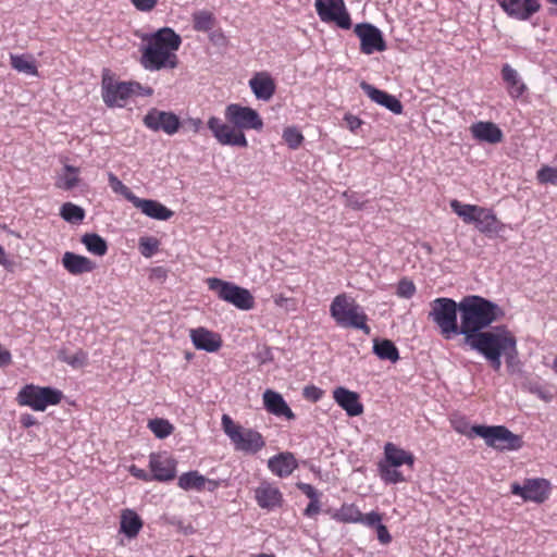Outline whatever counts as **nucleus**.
Here are the masks:
<instances>
[{
  "label": "nucleus",
  "instance_id": "4c0bfd02",
  "mask_svg": "<svg viewBox=\"0 0 557 557\" xmlns=\"http://www.w3.org/2000/svg\"><path fill=\"white\" fill-rule=\"evenodd\" d=\"M82 243L85 245L86 249L95 255L102 257L108 251L107 242L95 233H87L82 237Z\"/></svg>",
  "mask_w": 557,
  "mask_h": 557
},
{
  "label": "nucleus",
  "instance_id": "4d7b16f0",
  "mask_svg": "<svg viewBox=\"0 0 557 557\" xmlns=\"http://www.w3.org/2000/svg\"><path fill=\"white\" fill-rule=\"evenodd\" d=\"M304 395L308 399L318 401L322 397L323 392L317 386H307L304 389Z\"/></svg>",
  "mask_w": 557,
  "mask_h": 557
},
{
  "label": "nucleus",
  "instance_id": "3c124183",
  "mask_svg": "<svg viewBox=\"0 0 557 557\" xmlns=\"http://www.w3.org/2000/svg\"><path fill=\"white\" fill-rule=\"evenodd\" d=\"M382 522V516L376 511H371L363 515L360 511V520L357 523H361L368 528H376Z\"/></svg>",
  "mask_w": 557,
  "mask_h": 557
},
{
  "label": "nucleus",
  "instance_id": "de8ad7c7",
  "mask_svg": "<svg viewBox=\"0 0 557 557\" xmlns=\"http://www.w3.org/2000/svg\"><path fill=\"white\" fill-rule=\"evenodd\" d=\"M59 358L76 369L83 368L87 363V355L83 350H77L73 355L62 352Z\"/></svg>",
  "mask_w": 557,
  "mask_h": 557
},
{
  "label": "nucleus",
  "instance_id": "c03bdc74",
  "mask_svg": "<svg viewBox=\"0 0 557 557\" xmlns=\"http://www.w3.org/2000/svg\"><path fill=\"white\" fill-rule=\"evenodd\" d=\"M284 141L290 149H297L304 141V136L295 126H288L283 131L282 135Z\"/></svg>",
  "mask_w": 557,
  "mask_h": 557
},
{
  "label": "nucleus",
  "instance_id": "603ef678",
  "mask_svg": "<svg viewBox=\"0 0 557 557\" xmlns=\"http://www.w3.org/2000/svg\"><path fill=\"white\" fill-rule=\"evenodd\" d=\"M528 389L530 393L536 395L539 398L545 401H549L552 399V394L536 383H530Z\"/></svg>",
  "mask_w": 557,
  "mask_h": 557
},
{
  "label": "nucleus",
  "instance_id": "39448f33",
  "mask_svg": "<svg viewBox=\"0 0 557 557\" xmlns=\"http://www.w3.org/2000/svg\"><path fill=\"white\" fill-rule=\"evenodd\" d=\"M458 312L459 304L451 298L440 297L430 302L429 319L436 324L445 339L459 335Z\"/></svg>",
  "mask_w": 557,
  "mask_h": 557
},
{
  "label": "nucleus",
  "instance_id": "49530a36",
  "mask_svg": "<svg viewBox=\"0 0 557 557\" xmlns=\"http://www.w3.org/2000/svg\"><path fill=\"white\" fill-rule=\"evenodd\" d=\"M138 245L140 253L146 258H150L157 252L159 240L152 236H144L139 238Z\"/></svg>",
  "mask_w": 557,
  "mask_h": 557
},
{
  "label": "nucleus",
  "instance_id": "412c9836",
  "mask_svg": "<svg viewBox=\"0 0 557 557\" xmlns=\"http://www.w3.org/2000/svg\"><path fill=\"white\" fill-rule=\"evenodd\" d=\"M502 79L505 84L508 96L511 99L521 98L528 90L525 83L523 82L519 72L513 69L510 64L505 63L502 66Z\"/></svg>",
  "mask_w": 557,
  "mask_h": 557
},
{
  "label": "nucleus",
  "instance_id": "a878e982",
  "mask_svg": "<svg viewBox=\"0 0 557 557\" xmlns=\"http://www.w3.org/2000/svg\"><path fill=\"white\" fill-rule=\"evenodd\" d=\"M474 139L488 144H497L503 140L502 129L493 122H475L470 126Z\"/></svg>",
  "mask_w": 557,
  "mask_h": 557
},
{
  "label": "nucleus",
  "instance_id": "f03ea898",
  "mask_svg": "<svg viewBox=\"0 0 557 557\" xmlns=\"http://www.w3.org/2000/svg\"><path fill=\"white\" fill-rule=\"evenodd\" d=\"M140 64L145 70L154 72L175 69L178 63L176 51L182 38L170 27H163L145 38Z\"/></svg>",
  "mask_w": 557,
  "mask_h": 557
},
{
  "label": "nucleus",
  "instance_id": "5fc2aeb1",
  "mask_svg": "<svg viewBox=\"0 0 557 557\" xmlns=\"http://www.w3.org/2000/svg\"><path fill=\"white\" fill-rule=\"evenodd\" d=\"M131 1H132L133 5L141 12L151 11L158 2V0H131Z\"/></svg>",
  "mask_w": 557,
  "mask_h": 557
},
{
  "label": "nucleus",
  "instance_id": "7ed1b4c3",
  "mask_svg": "<svg viewBox=\"0 0 557 557\" xmlns=\"http://www.w3.org/2000/svg\"><path fill=\"white\" fill-rule=\"evenodd\" d=\"M459 334L465 344L485 331L492 323L504 315L498 305L480 296H467L459 302Z\"/></svg>",
  "mask_w": 557,
  "mask_h": 557
},
{
  "label": "nucleus",
  "instance_id": "2f4dec72",
  "mask_svg": "<svg viewBox=\"0 0 557 557\" xmlns=\"http://www.w3.org/2000/svg\"><path fill=\"white\" fill-rule=\"evenodd\" d=\"M383 461H385L394 467H401V466L406 465L409 468H413L414 456L411 453L396 446L393 443H386L384 446V460Z\"/></svg>",
  "mask_w": 557,
  "mask_h": 557
},
{
  "label": "nucleus",
  "instance_id": "a19ab883",
  "mask_svg": "<svg viewBox=\"0 0 557 557\" xmlns=\"http://www.w3.org/2000/svg\"><path fill=\"white\" fill-rule=\"evenodd\" d=\"M397 468L398 467H394L385 461H381L379 463V472L381 479L388 484H397L404 482L406 479Z\"/></svg>",
  "mask_w": 557,
  "mask_h": 557
},
{
  "label": "nucleus",
  "instance_id": "9b49d317",
  "mask_svg": "<svg viewBox=\"0 0 557 557\" xmlns=\"http://www.w3.org/2000/svg\"><path fill=\"white\" fill-rule=\"evenodd\" d=\"M139 83L135 82H115L111 78L102 79V99L109 107H124L127 99L138 92Z\"/></svg>",
  "mask_w": 557,
  "mask_h": 557
},
{
  "label": "nucleus",
  "instance_id": "ea45409f",
  "mask_svg": "<svg viewBox=\"0 0 557 557\" xmlns=\"http://www.w3.org/2000/svg\"><path fill=\"white\" fill-rule=\"evenodd\" d=\"M214 15L206 10L196 11L193 14V26L197 32H209L214 27Z\"/></svg>",
  "mask_w": 557,
  "mask_h": 557
},
{
  "label": "nucleus",
  "instance_id": "864d4df0",
  "mask_svg": "<svg viewBox=\"0 0 557 557\" xmlns=\"http://www.w3.org/2000/svg\"><path fill=\"white\" fill-rule=\"evenodd\" d=\"M298 488L311 500H318L320 497V493L308 483H298Z\"/></svg>",
  "mask_w": 557,
  "mask_h": 557
},
{
  "label": "nucleus",
  "instance_id": "79ce46f5",
  "mask_svg": "<svg viewBox=\"0 0 557 557\" xmlns=\"http://www.w3.org/2000/svg\"><path fill=\"white\" fill-rule=\"evenodd\" d=\"M60 215L69 223H79L85 218V210L72 202H65L60 209Z\"/></svg>",
  "mask_w": 557,
  "mask_h": 557
},
{
  "label": "nucleus",
  "instance_id": "69168bd1",
  "mask_svg": "<svg viewBox=\"0 0 557 557\" xmlns=\"http://www.w3.org/2000/svg\"><path fill=\"white\" fill-rule=\"evenodd\" d=\"M152 92H153V90L150 87H144L140 85L138 92H135V95L151 96Z\"/></svg>",
  "mask_w": 557,
  "mask_h": 557
},
{
  "label": "nucleus",
  "instance_id": "6e6552de",
  "mask_svg": "<svg viewBox=\"0 0 557 557\" xmlns=\"http://www.w3.org/2000/svg\"><path fill=\"white\" fill-rule=\"evenodd\" d=\"M63 393L53 387H41L34 384L25 385L17 394L21 406H27L35 411H45L48 406L60 404Z\"/></svg>",
  "mask_w": 557,
  "mask_h": 557
},
{
  "label": "nucleus",
  "instance_id": "680f3d73",
  "mask_svg": "<svg viewBox=\"0 0 557 557\" xmlns=\"http://www.w3.org/2000/svg\"><path fill=\"white\" fill-rule=\"evenodd\" d=\"M129 471H131V473L135 478H138L140 480H144V481H151L152 480V476H150L145 470L139 469V468H137L135 466H132Z\"/></svg>",
  "mask_w": 557,
  "mask_h": 557
},
{
  "label": "nucleus",
  "instance_id": "bb28decb",
  "mask_svg": "<svg viewBox=\"0 0 557 557\" xmlns=\"http://www.w3.org/2000/svg\"><path fill=\"white\" fill-rule=\"evenodd\" d=\"M264 408L272 414L277 417H285L288 420L295 419L294 412L284 400L283 396L272 389H267L263 393Z\"/></svg>",
  "mask_w": 557,
  "mask_h": 557
},
{
  "label": "nucleus",
  "instance_id": "f3484780",
  "mask_svg": "<svg viewBox=\"0 0 557 557\" xmlns=\"http://www.w3.org/2000/svg\"><path fill=\"white\" fill-rule=\"evenodd\" d=\"M499 7L511 18L528 21L541 10L540 0H497Z\"/></svg>",
  "mask_w": 557,
  "mask_h": 557
},
{
  "label": "nucleus",
  "instance_id": "13d9d810",
  "mask_svg": "<svg viewBox=\"0 0 557 557\" xmlns=\"http://www.w3.org/2000/svg\"><path fill=\"white\" fill-rule=\"evenodd\" d=\"M344 120L351 132H356L362 124L361 120L352 114H346Z\"/></svg>",
  "mask_w": 557,
  "mask_h": 557
},
{
  "label": "nucleus",
  "instance_id": "4be33fe9",
  "mask_svg": "<svg viewBox=\"0 0 557 557\" xmlns=\"http://www.w3.org/2000/svg\"><path fill=\"white\" fill-rule=\"evenodd\" d=\"M360 87L364 94L375 103L388 109L395 114H400L403 112V104L395 96L389 95L384 90L377 89L366 82H362Z\"/></svg>",
  "mask_w": 557,
  "mask_h": 557
},
{
  "label": "nucleus",
  "instance_id": "052dcab7",
  "mask_svg": "<svg viewBox=\"0 0 557 557\" xmlns=\"http://www.w3.org/2000/svg\"><path fill=\"white\" fill-rule=\"evenodd\" d=\"M320 511V502L318 500H311L307 508L305 509V515L308 517H313Z\"/></svg>",
  "mask_w": 557,
  "mask_h": 557
},
{
  "label": "nucleus",
  "instance_id": "c85d7f7f",
  "mask_svg": "<svg viewBox=\"0 0 557 557\" xmlns=\"http://www.w3.org/2000/svg\"><path fill=\"white\" fill-rule=\"evenodd\" d=\"M258 505L268 510H272L282 503V494L280 490L269 483H262L255 491Z\"/></svg>",
  "mask_w": 557,
  "mask_h": 557
},
{
  "label": "nucleus",
  "instance_id": "774afa93",
  "mask_svg": "<svg viewBox=\"0 0 557 557\" xmlns=\"http://www.w3.org/2000/svg\"><path fill=\"white\" fill-rule=\"evenodd\" d=\"M224 36L222 33H214L211 36V40H213L215 44H219L220 41H224Z\"/></svg>",
  "mask_w": 557,
  "mask_h": 557
},
{
  "label": "nucleus",
  "instance_id": "58836bf2",
  "mask_svg": "<svg viewBox=\"0 0 557 557\" xmlns=\"http://www.w3.org/2000/svg\"><path fill=\"white\" fill-rule=\"evenodd\" d=\"M450 208L465 223L470 224L475 220L480 206L461 203L455 199L450 201Z\"/></svg>",
  "mask_w": 557,
  "mask_h": 557
},
{
  "label": "nucleus",
  "instance_id": "c756f323",
  "mask_svg": "<svg viewBox=\"0 0 557 557\" xmlns=\"http://www.w3.org/2000/svg\"><path fill=\"white\" fill-rule=\"evenodd\" d=\"M133 205L145 215L154 220L166 221L173 215V212L170 209L157 200L141 199L137 197L135 198V202H133Z\"/></svg>",
  "mask_w": 557,
  "mask_h": 557
},
{
  "label": "nucleus",
  "instance_id": "2eb2a0df",
  "mask_svg": "<svg viewBox=\"0 0 557 557\" xmlns=\"http://www.w3.org/2000/svg\"><path fill=\"white\" fill-rule=\"evenodd\" d=\"M145 126L153 132L162 131L169 136L176 134L181 126L180 117L171 111L150 109L143 120Z\"/></svg>",
  "mask_w": 557,
  "mask_h": 557
},
{
  "label": "nucleus",
  "instance_id": "5701e85b",
  "mask_svg": "<svg viewBox=\"0 0 557 557\" xmlns=\"http://www.w3.org/2000/svg\"><path fill=\"white\" fill-rule=\"evenodd\" d=\"M190 339L197 349L208 352H214L222 346L220 335L205 327L190 330Z\"/></svg>",
  "mask_w": 557,
  "mask_h": 557
},
{
  "label": "nucleus",
  "instance_id": "f8f14e48",
  "mask_svg": "<svg viewBox=\"0 0 557 557\" xmlns=\"http://www.w3.org/2000/svg\"><path fill=\"white\" fill-rule=\"evenodd\" d=\"M207 126L219 144L242 148L248 147L246 135L244 132L237 131L233 124L230 125L220 117L211 116L207 122Z\"/></svg>",
  "mask_w": 557,
  "mask_h": 557
},
{
  "label": "nucleus",
  "instance_id": "20e7f679",
  "mask_svg": "<svg viewBox=\"0 0 557 557\" xmlns=\"http://www.w3.org/2000/svg\"><path fill=\"white\" fill-rule=\"evenodd\" d=\"M330 314L341 327L361 330L367 335L371 332L363 308L345 293L337 295L332 300Z\"/></svg>",
  "mask_w": 557,
  "mask_h": 557
},
{
  "label": "nucleus",
  "instance_id": "ddd939ff",
  "mask_svg": "<svg viewBox=\"0 0 557 557\" xmlns=\"http://www.w3.org/2000/svg\"><path fill=\"white\" fill-rule=\"evenodd\" d=\"M314 5L321 21L335 23L343 29L351 27V20L343 0H315Z\"/></svg>",
  "mask_w": 557,
  "mask_h": 557
},
{
  "label": "nucleus",
  "instance_id": "0eeeda50",
  "mask_svg": "<svg viewBox=\"0 0 557 557\" xmlns=\"http://www.w3.org/2000/svg\"><path fill=\"white\" fill-rule=\"evenodd\" d=\"M207 284L209 289L214 292L221 300L232 304L239 310H250L255 306L253 296L244 287L218 277H209Z\"/></svg>",
  "mask_w": 557,
  "mask_h": 557
},
{
  "label": "nucleus",
  "instance_id": "7c9ffc66",
  "mask_svg": "<svg viewBox=\"0 0 557 557\" xmlns=\"http://www.w3.org/2000/svg\"><path fill=\"white\" fill-rule=\"evenodd\" d=\"M64 269L73 274L79 275L91 272L96 268V263L87 257L66 251L62 258Z\"/></svg>",
  "mask_w": 557,
  "mask_h": 557
},
{
  "label": "nucleus",
  "instance_id": "b1692460",
  "mask_svg": "<svg viewBox=\"0 0 557 557\" xmlns=\"http://www.w3.org/2000/svg\"><path fill=\"white\" fill-rule=\"evenodd\" d=\"M177 485L184 491H209L213 492L218 487V483L207 479L198 471H188L180 475Z\"/></svg>",
  "mask_w": 557,
  "mask_h": 557
},
{
  "label": "nucleus",
  "instance_id": "e433bc0d",
  "mask_svg": "<svg viewBox=\"0 0 557 557\" xmlns=\"http://www.w3.org/2000/svg\"><path fill=\"white\" fill-rule=\"evenodd\" d=\"M331 518L342 523H357L360 520V510L355 504H344L331 512Z\"/></svg>",
  "mask_w": 557,
  "mask_h": 557
},
{
  "label": "nucleus",
  "instance_id": "f257e3e1",
  "mask_svg": "<svg viewBox=\"0 0 557 557\" xmlns=\"http://www.w3.org/2000/svg\"><path fill=\"white\" fill-rule=\"evenodd\" d=\"M466 345L482 355L495 371L502 367V357L507 363H511L518 356L517 339L503 325L485 330L467 342Z\"/></svg>",
  "mask_w": 557,
  "mask_h": 557
},
{
  "label": "nucleus",
  "instance_id": "37998d69",
  "mask_svg": "<svg viewBox=\"0 0 557 557\" xmlns=\"http://www.w3.org/2000/svg\"><path fill=\"white\" fill-rule=\"evenodd\" d=\"M148 426L158 438H165L173 431L172 424L164 419L150 420Z\"/></svg>",
  "mask_w": 557,
  "mask_h": 557
},
{
  "label": "nucleus",
  "instance_id": "393cba45",
  "mask_svg": "<svg viewBox=\"0 0 557 557\" xmlns=\"http://www.w3.org/2000/svg\"><path fill=\"white\" fill-rule=\"evenodd\" d=\"M249 87L258 100L269 101L275 92V83L267 72H259L249 79Z\"/></svg>",
  "mask_w": 557,
  "mask_h": 557
},
{
  "label": "nucleus",
  "instance_id": "423d86ee",
  "mask_svg": "<svg viewBox=\"0 0 557 557\" xmlns=\"http://www.w3.org/2000/svg\"><path fill=\"white\" fill-rule=\"evenodd\" d=\"M221 422L236 450L256 454L264 447V438L258 431L236 424L227 414L222 416Z\"/></svg>",
  "mask_w": 557,
  "mask_h": 557
},
{
  "label": "nucleus",
  "instance_id": "9d476101",
  "mask_svg": "<svg viewBox=\"0 0 557 557\" xmlns=\"http://www.w3.org/2000/svg\"><path fill=\"white\" fill-rule=\"evenodd\" d=\"M224 115L226 121L233 124L237 131L244 132L253 129L260 132L263 128V120L260 114L250 107L231 103L225 108Z\"/></svg>",
  "mask_w": 557,
  "mask_h": 557
},
{
  "label": "nucleus",
  "instance_id": "6e6d98bb",
  "mask_svg": "<svg viewBox=\"0 0 557 557\" xmlns=\"http://www.w3.org/2000/svg\"><path fill=\"white\" fill-rule=\"evenodd\" d=\"M377 540L382 544H388L392 541V536L387 528L381 522L376 528Z\"/></svg>",
  "mask_w": 557,
  "mask_h": 557
},
{
  "label": "nucleus",
  "instance_id": "338daca9",
  "mask_svg": "<svg viewBox=\"0 0 557 557\" xmlns=\"http://www.w3.org/2000/svg\"><path fill=\"white\" fill-rule=\"evenodd\" d=\"M22 423L24 426H30L35 423V419L30 414H26L22 418Z\"/></svg>",
  "mask_w": 557,
  "mask_h": 557
},
{
  "label": "nucleus",
  "instance_id": "c9c22d12",
  "mask_svg": "<svg viewBox=\"0 0 557 557\" xmlns=\"http://www.w3.org/2000/svg\"><path fill=\"white\" fill-rule=\"evenodd\" d=\"M373 351L380 359L383 360L395 362L399 359L398 349L389 339H374Z\"/></svg>",
  "mask_w": 557,
  "mask_h": 557
},
{
  "label": "nucleus",
  "instance_id": "0e129e2a",
  "mask_svg": "<svg viewBox=\"0 0 557 557\" xmlns=\"http://www.w3.org/2000/svg\"><path fill=\"white\" fill-rule=\"evenodd\" d=\"M188 125L194 132L198 133L202 127V121L200 119H189Z\"/></svg>",
  "mask_w": 557,
  "mask_h": 557
},
{
  "label": "nucleus",
  "instance_id": "6ab92c4d",
  "mask_svg": "<svg viewBox=\"0 0 557 557\" xmlns=\"http://www.w3.org/2000/svg\"><path fill=\"white\" fill-rule=\"evenodd\" d=\"M473 224L480 233L488 237L498 235L505 230V224L497 219L495 213L491 209L483 207H480L475 214Z\"/></svg>",
  "mask_w": 557,
  "mask_h": 557
},
{
  "label": "nucleus",
  "instance_id": "cd10ccee",
  "mask_svg": "<svg viewBox=\"0 0 557 557\" xmlns=\"http://www.w3.org/2000/svg\"><path fill=\"white\" fill-rule=\"evenodd\" d=\"M297 466V460L292 453H281L268 460L270 471L280 478L290 475Z\"/></svg>",
  "mask_w": 557,
  "mask_h": 557
},
{
  "label": "nucleus",
  "instance_id": "a18cd8bd",
  "mask_svg": "<svg viewBox=\"0 0 557 557\" xmlns=\"http://www.w3.org/2000/svg\"><path fill=\"white\" fill-rule=\"evenodd\" d=\"M109 184L114 193L121 194L132 203L135 202L137 196L112 173H109Z\"/></svg>",
  "mask_w": 557,
  "mask_h": 557
},
{
  "label": "nucleus",
  "instance_id": "72a5a7b5",
  "mask_svg": "<svg viewBox=\"0 0 557 557\" xmlns=\"http://www.w3.org/2000/svg\"><path fill=\"white\" fill-rule=\"evenodd\" d=\"M11 66L18 73L29 76H38L36 61L30 54H10Z\"/></svg>",
  "mask_w": 557,
  "mask_h": 557
},
{
  "label": "nucleus",
  "instance_id": "1a4fd4ad",
  "mask_svg": "<svg viewBox=\"0 0 557 557\" xmlns=\"http://www.w3.org/2000/svg\"><path fill=\"white\" fill-rule=\"evenodd\" d=\"M471 431L482 437L486 445L499 450H517L522 446V440L503 425H473Z\"/></svg>",
  "mask_w": 557,
  "mask_h": 557
},
{
  "label": "nucleus",
  "instance_id": "e2e57ef3",
  "mask_svg": "<svg viewBox=\"0 0 557 557\" xmlns=\"http://www.w3.org/2000/svg\"><path fill=\"white\" fill-rule=\"evenodd\" d=\"M12 361L11 352L0 345V367L10 364Z\"/></svg>",
  "mask_w": 557,
  "mask_h": 557
},
{
  "label": "nucleus",
  "instance_id": "bf43d9fd",
  "mask_svg": "<svg viewBox=\"0 0 557 557\" xmlns=\"http://www.w3.org/2000/svg\"><path fill=\"white\" fill-rule=\"evenodd\" d=\"M0 264L7 269L12 270L14 267L13 260L8 256L3 247L0 245Z\"/></svg>",
  "mask_w": 557,
  "mask_h": 557
},
{
  "label": "nucleus",
  "instance_id": "8fccbe9b",
  "mask_svg": "<svg viewBox=\"0 0 557 557\" xmlns=\"http://www.w3.org/2000/svg\"><path fill=\"white\" fill-rule=\"evenodd\" d=\"M414 293L416 286L412 281L407 278L399 281L396 292L397 296L409 299L414 295Z\"/></svg>",
  "mask_w": 557,
  "mask_h": 557
},
{
  "label": "nucleus",
  "instance_id": "aec40b11",
  "mask_svg": "<svg viewBox=\"0 0 557 557\" xmlns=\"http://www.w3.org/2000/svg\"><path fill=\"white\" fill-rule=\"evenodd\" d=\"M333 398L349 417H357L363 412V406L356 392L339 386L333 391Z\"/></svg>",
  "mask_w": 557,
  "mask_h": 557
},
{
  "label": "nucleus",
  "instance_id": "f704fd0d",
  "mask_svg": "<svg viewBox=\"0 0 557 557\" xmlns=\"http://www.w3.org/2000/svg\"><path fill=\"white\" fill-rule=\"evenodd\" d=\"M79 169L72 166V165H65L61 173L58 174L55 180V186L58 188L64 189V190H71L74 187L77 186L79 178Z\"/></svg>",
  "mask_w": 557,
  "mask_h": 557
},
{
  "label": "nucleus",
  "instance_id": "473e14b6",
  "mask_svg": "<svg viewBox=\"0 0 557 557\" xmlns=\"http://www.w3.org/2000/svg\"><path fill=\"white\" fill-rule=\"evenodd\" d=\"M143 528V521L140 517L131 509H125L121 516L120 530L127 537L133 539L137 536L140 529Z\"/></svg>",
  "mask_w": 557,
  "mask_h": 557
},
{
  "label": "nucleus",
  "instance_id": "4468645a",
  "mask_svg": "<svg viewBox=\"0 0 557 557\" xmlns=\"http://www.w3.org/2000/svg\"><path fill=\"white\" fill-rule=\"evenodd\" d=\"M511 493L524 502L541 504L549 497L550 483L545 479H527L523 484L512 483Z\"/></svg>",
  "mask_w": 557,
  "mask_h": 557
},
{
  "label": "nucleus",
  "instance_id": "dca6fc26",
  "mask_svg": "<svg viewBox=\"0 0 557 557\" xmlns=\"http://www.w3.org/2000/svg\"><path fill=\"white\" fill-rule=\"evenodd\" d=\"M355 34L360 39V50L364 54L382 52L386 50V44L382 32L372 24L361 23L355 26Z\"/></svg>",
  "mask_w": 557,
  "mask_h": 557
},
{
  "label": "nucleus",
  "instance_id": "09e8293b",
  "mask_svg": "<svg viewBox=\"0 0 557 557\" xmlns=\"http://www.w3.org/2000/svg\"><path fill=\"white\" fill-rule=\"evenodd\" d=\"M536 178L541 184L557 185V168L542 166L536 173Z\"/></svg>",
  "mask_w": 557,
  "mask_h": 557
},
{
  "label": "nucleus",
  "instance_id": "a211bd4d",
  "mask_svg": "<svg viewBox=\"0 0 557 557\" xmlns=\"http://www.w3.org/2000/svg\"><path fill=\"white\" fill-rule=\"evenodd\" d=\"M149 467L153 480L166 482L175 478L176 461L166 455L152 454L150 456Z\"/></svg>",
  "mask_w": 557,
  "mask_h": 557
}]
</instances>
